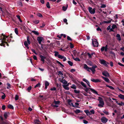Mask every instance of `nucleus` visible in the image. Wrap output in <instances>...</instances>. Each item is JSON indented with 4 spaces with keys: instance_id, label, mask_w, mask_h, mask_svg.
<instances>
[{
    "instance_id": "1",
    "label": "nucleus",
    "mask_w": 124,
    "mask_h": 124,
    "mask_svg": "<svg viewBox=\"0 0 124 124\" xmlns=\"http://www.w3.org/2000/svg\"><path fill=\"white\" fill-rule=\"evenodd\" d=\"M27 41H25L24 42V45L25 46L27 47L28 49H29V47L28 45L31 43V42L30 41L29 38V36H27Z\"/></svg>"
},
{
    "instance_id": "2",
    "label": "nucleus",
    "mask_w": 124,
    "mask_h": 124,
    "mask_svg": "<svg viewBox=\"0 0 124 124\" xmlns=\"http://www.w3.org/2000/svg\"><path fill=\"white\" fill-rule=\"evenodd\" d=\"M98 100L99 101V103H100L98 104V106L99 107H103L104 103L102 98L100 97H99Z\"/></svg>"
},
{
    "instance_id": "3",
    "label": "nucleus",
    "mask_w": 124,
    "mask_h": 124,
    "mask_svg": "<svg viewBox=\"0 0 124 124\" xmlns=\"http://www.w3.org/2000/svg\"><path fill=\"white\" fill-rule=\"evenodd\" d=\"M84 112L88 116L94 114V111L93 109L91 110L90 111L88 110H85Z\"/></svg>"
},
{
    "instance_id": "4",
    "label": "nucleus",
    "mask_w": 124,
    "mask_h": 124,
    "mask_svg": "<svg viewBox=\"0 0 124 124\" xmlns=\"http://www.w3.org/2000/svg\"><path fill=\"white\" fill-rule=\"evenodd\" d=\"M96 9L94 8L92 9V8L91 7H89L88 8V10L90 13L91 14H93L95 13Z\"/></svg>"
},
{
    "instance_id": "5",
    "label": "nucleus",
    "mask_w": 124,
    "mask_h": 124,
    "mask_svg": "<svg viewBox=\"0 0 124 124\" xmlns=\"http://www.w3.org/2000/svg\"><path fill=\"white\" fill-rule=\"evenodd\" d=\"M92 44L94 46L97 47L98 46V43L97 40L95 39L92 40Z\"/></svg>"
},
{
    "instance_id": "6",
    "label": "nucleus",
    "mask_w": 124,
    "mask_h": 124,
    "mask_svg": "<svg viewBox=\"0 0 124 124\" xmlns=\"http://www.w3.org/2000/svg\"><path fill=\"white\" fill-rule=\"evenodd\" d=\"M101 122L103 123H106L108 121V119L104 117H103L101 119Z\"/></svg>"
},
{
    "instance_id": "7",
    "label": "nucleus",
    "mask_w": 124,
    "mask_h": 124,
    "mask_svg": "<svg viewBox=\"0 0 124 124\" xmlns=\"http://www.w3.org/2000/svg\"><path fill=\"white\" fill-rule=\"evenodd\" d=\"M100 63L102 64H103L106 67L108 66V65L106 63V62L105 61L103 60H100Z\"/></svg>"
},
{
    "instance_id": "8",
    "label": "nucleus",
    "mask_w": 124,
    "mask_h": 124,
    "mask_svg": "<svg viewBox=\"0 0 124 124\" xmlns=\"http://www.w3.org/2000/svg\"><path fill=\"white\" fill-rule=\"evenodd\" d=\"M89 89H90L91 91L93 93L96 94L98 95H99L97 91H96L94 89L91 88H89Z\"/></svg>"
},
{
    "instance_id": "9",
    "label": "nucleus",
    "mask_w": 124,
    "mask_h": 124,
    "mask_svg": "<svg viewBox=\"0 0 124 124\" xmlns=\"http://www.w3.org/2000/svg\"><path fill=\"white\" fill-rule=\"evenodd\" d=\"M119 101H116V103L119 106H124V103L122 101L120 102H118Z\"/></svg>"
},
{
    "instance_id": "10",
    "label": "nucleus",
    "mask_w": 124,
    "mask_h": 124,
    "mask_svg": "<svg viewBox=\"0 0 124 124\" xmlns=\"http://www.w3.org/2000/svg\"><path fill=\"white\" fill-rule=\"evenodd\" d=\"M102 74L103 75L106 77H109V73L106 71H105L102 72Z\"/></svg>"
},
{
    "instance_id": "11",
    "label": "nucleus",
    "mask_w": 124,
    "mask_h": 124,
    "mask_svg": "<svg viewBox=\"0 0 124 124\" xmlns=\"http://www.w3.org/2000/svg\"><path fill=\"white\" fill-rule=\"evenodd\" d=\"M83 80L87 84L88 86L90 87H91V86L90 85V83L89 81L87 80L85 78H83Z\"/></svg>"
},
{
    "instance_id": "12",
    "label": "nucleus",
    "mask_w": 124,
    "mask_h": 124,
    "mask_svg": "<svg viewBox=\"0 0 124 124\" xmlns=\"http://www.w3.org/2000/svg\"><path fill=\"white\" fill-rule=\"evenodd\" d=\"M83 80L87 84L88 86L90 87H91V86L90 85V83L89 81L87 80L85 78H83Z\"/></svg>"
},
{
    "instance_id": "13",
    "label": "nucleus",
    "mask_w": 124,
    "mask_h": 124,
    "mask_svg": "<svg viewBox=\"0 0 124 124\" xmlns=\"http://www.w3.org/2000/svg\"><path fill=\"white\" fill-rule=\"evenodd\" d=\"M40 57L41 58V61L43 62V63H44V62L45 59L46 58V57L42 55H40Z\"/></svg>"
},
{
    "instance_id": "14",
    "label": "nucleus",
    "mask_w": 124,
    "mask_h": 124,
    "mask_svg": "<svg viewBox=\"0 0 124 124\" xmlns=\"http://www.w3.org/2000/svg\"><path fill=\"white\" fill-rule=\"evenodd\" d=\"M43 38L41 37H38L37 38V40L38 41L39 43L41 44L42 41L43 40Z\"/></svg>"
},
{
    "instance_id": "15",
    "label": "nucleus",
    "mask_w": 124,
    "mask_h": 124,
    "mask_svg": "<svg viewBox=\"0 0 124 124\" xmlns=\"http://www.w3.org/2000/svg\"><path fill=\"white\" fill-rule=\"evenodd\" d=\"M117 28V26L116 25L113 24L112 25L111 28L110 29V30L112 31H114V30Z\"/></svg>"
},
{
    "instance_id": "16",
    "label": "nucleus",
    "mask_w": 124,
    "mask_h": 124,
    "mask_svg": "<svg viewBox=\"0 0 124 124\" xmlns=\"http://www.w3.org/2000/svg\"><path fill=\"white\" fill-rule=\"evenodd\" d=\"M91 80L93 82L95 83L100 82V81L98 79H95L93 78H91Z\"/></svg>"
},
{
    "instance_id": "17",
    "label": "nucleus",
    "mask_w": 124,
    "mask_h": 124,
    "mask_svg": "<svg viewBox=\"0 0 124 124\" xmlns=\"http://www.w3.org/2000/svg\"><path fill=\"white\" fill-rule=\"evenodd\" d=\"M60 81L63 84L65 85H66L67 83V82L64 79H63V78L60 80Z\"/></svg>"
},
{
    "instance_id": "18",
    "label": "nucleus",
    "mask_w": 124,
    "mask_h": 124,
    "mask_svg": "<svg viewBox=\"0 0 124 124\" xmlns=\"http://www.w3.org/2000/svg\"><path fill=\"white\" fill-rule=\"evenodd\" d=\"M102 78L106 82L109 83L110 80L108 78H105L103 77H102Z\"/></svg>"
},
{
    "instance_id": "19",
    "label": "nucleus",
    "mask_w": 124,
    "mask_h": 124,
    "mask_svg": "<svg viewBox=\"0 0 124 124\" xmlns=\"http://www.w3.org/2000/svg\"><path fill=\"white\" fill-rule=\"evenodd\" d=\"M116 37L117 38V39L119 41H120L121 40V38L120 34H117L116 36Z\"/></svg>"
},
{
    "instance_id": "20",
    "label": "nucleus",
    "mask_w": 124,
    "mask_h": 124,
    "mask_svg": "<svg viewBox=\"0 0 124 124\" xmlns=\"http://www.w3.org/2000/svg\"><path fill=\"white\" fill-rule=\"evenodd\" d=\"M118 97L121 99L123 100L124 99V95H123L120 94L118 95Z\"/></svg>"
},
{
    "instance_id": "21",
    "label": "nucleus",
    "mask_w": 124,
    "mask_h": 124,
    "mask_svg": "<svg viewBox=\"0 0 124 124\" xmlns=\"http://www.w3.org/2000/svg\"><path fill=\"white\" fill-rule=\"evenodd\" d=\"M68 104L70 105H71L72 107L76 106H74L73 103L71 102V101L70 100H69L68 101Z\"/></svg>"
},
{
    "instance_id": "22",
    "label": "nucleus",
    "mask_w": 124,
    "mask_h": 124,
    "mask_svg": "<svg viewBox=\"0 0 124 124\" xmlns=\"http://www.w3.org/2000/svg\"><path fill=\"white\" fill-rule=\"evenodd\" d=\"M32 32L34 33V34L37 35H38L39 33L38 31H32Z\"/></svg>"
},
{
    "instance_id": "23",
    "label": "nucleus",
    "mask_w": 124,
    "mask_h": 124,
    "mask_svg": "<svg viewBox=\"0 0 124 124\" xmlns=\"http://www.w3.org/2000/svg\"><path fill=\"white\" fill-rule=\"evenodd\" d=\"M60 103V101H56L54 100V103L56 105H58Z\"/></svg>"
},
{
    "instance_id": "24",
    "label": "nucleus",
    "mask_w": 124,
    "mask_h": 124,
    "mask_svg": "<svg viewBox=\"0 0 124 124\" xmlns=\"http://www.w3.org/2000/svg\"><path fill=\"white\" fill-rule=\"evenodd\" d=\"M80 84L84 87L86 88L87 87V86L83 82H80Z\"/></svg>"
},
{
    "instance_id": "25",
    "label": "nucleus",
    "mask_w": 124,
    "mask_h": 124,
    "mask_svg": "<svg viewBox=\"0 0 124 124\" xmlns=\"http://www.w3.org/2000/svg\"><path fill=\"white\" fill-rule=\"evenodd\" d=\"M90 70L92 71L93 74H94L95 71V69L92 67V68H90Z\"/></svg>"
},
{
    "instance_id": "26",
    "label": "nucleus",
    "mask_w": 124,
    "mask_h": 124,
    "mask_svg": "<svg viewBox=\"0 0 124 124\" xmlns=\"http://www.w3.org/2000/svg\"><path fill=\"white\" fill-rule=\"evenodd\" d=\"M39 22V20H35L33 21V23L36 24H37Z\"/></svg>"
},
{
    "instance_id": "27",
    "label": "nucleus",
    "mask_w": 124,
    "mask_h": 124,
    "mask_svg": "<svg viewBox=\"0 0 124 124\" xmlns=\"http://www.w3.org/2000/svg\"><path fill=\"white\" fill-rule=\"evenodd\" d=\"M112 20V19H111L107 21H104L103 23H111Z\"/></svg>"
},
{
    "instance_id": "28",
    "label": "nucleus",
    "mask_w": 124,
    "mask_h": 124,
    "mask_svg": "<svg viewBox=\"0 0 124 124\" xmlns=\"http://www.w3.org/2000/svg\"><path fill=\"white\" fill-rule=\"evenodd\" d=\"M8 108L12 109H14V107L11 104H9L8 105Z\"/></svg>"
},
{
    "instance_id": "29",
    "label": "nucleus",
    "mask_w": 124,
    "mask_h": 124,
    "mask_svg": "<svg viewBox=\"0 0 124 124\" xmlns=\"http://www.w3.org/2000/svg\"><path fill=\"white\" fill-rule=\"evenodd\" d=\"M40 85L39 83L34 86V88H36L37 87H40Z\"/></svg>"
},
{
    "instance_id": "30",
    "label": "nucleus",
    "mask_w": 124,
    "mask_h": 124,
    "mask_svg": "<svg viewBox=\"0 0 124 124\" xmlns=\"http://www.w3.org/2000/svg\"><path fill=\"white\" fill-rule=\"evenodd\" d=\"M71 87L73 89H76V86L74 84H72L71 86Z\"/></svg>"
},
{
    "instance_id": "31",
    "label": "nucleus",
    "mask_w": 124,
    "mask_h": 124,
    "mask_svg": "<svg viewBox=\"0 0 124 124\" xmlns=\"http://www.w3.org/2000/svg\"><path fill=\"white\" fill-rule=\"evenodd\" d=\"M54 53H55L54 55L55 56H57L58 57V55H59V53L58 52L56 51H55Z\"/></svg>"
},
{
    "instance_id": "32",
    "label": "nucleus",
    "mask_w": 124,
    "mask_h": 124,
    "mask_svg": "<svg viewBox=\"0 0 124 124\" xmlns=\"http://www.w3.org/2000/svg\"><path fill=\"white\" fill-rule=\"evenodd\" d=\"M63 86L64 88L66 89V90H68L69 89V87H66V86L65 85H63Z\"/></svg>"
},
{
    "instance_id": "33",
    "label": "nucleus",
    "mask_w": 124,
    "mask_h": 124,
    "mask_svg": "<svg viewBox=\"0 0 124 124\" xmlns=\"http://www.w3.org/2000/svg\"><path fill=\"white\" fill-rule=\"evenodd\" d=\"M45 86H48L49 85V83L47 81H45Z\"/></svg>"
},
{
    "instance_id": "34",
    "label": "nucleus",
    "mask_w": 124,
    "mask_h": 124,
    "mask_svg": "<svg viewBox=\"0 0 124 124\" xmlns=\"http://www.w3.org/2000/svg\"><path fill=\"white\" fill-rule=\"evenodd\" d=\"M2 35L3 36V38L2 40H5L8 37V36L4 35L3 34H2Z\"/></svg>"
},
{
    "instance_id": "35",
    "label": "nucleus",
    "mask_w": 124,
    "mask_h": 124,
    "mask_svg": "<svg viewBox=\"0 0 124 124\" xmlns=\"http://www.w3.org/2000/svg\"><path fill=\"white\" fill-rule=\"evenodd\" d=\"M15 33L17 34L18 35V29L17 28H16L15 29Z\"/></svg>"
},
{
    "instance_id": "36",
    "label": "nucleus",
    "mask_w": 124,
    "mask_h": 124,
    "mask_svg": "<svg viewBox=\"0 0 124 124\" xmlns=\"http://www.w3.org/2000/svg\"><path fill=\"white\" fill-rule=\"evenodd\" d=\"M79 105V104L78 102H75V105H74V106H73V107H75L78 108V106Z\"/></svg>"
},
{
    "instance_id": "37",
    "label": "nucleus",
    "mask_w": 124,
    "mask_h": 124,
    "mask_svg": "<svg viewBox=\"0 0 124 124\" xmlns=\"http://www.w3.org/2000/svg\"><path fill=\"white\" fill-rule=\"evenodd\" d=\"M101 6L100 7L101 8H104L106 7V6L105 4H101Z\"/></svg>"
},
{
    "instance_id": "38",
    "label": "nucleus",
    "mask_w": 124,
    "mask_h": 124,
    "mask_svg": "<svg viewBox=\"0 0 124 124\" xmlns=\"http://www.w3.org/2000/svg\"><path fill=\"white\" fill-rule=\"evenodd\" d=\"M68 63L71 66L73 65V63L70 61H68Z\"/></svg>"
},
{
    "instance_id": "39",
    "label": "nucleus",
    "mask_w": 124,
    "mask_h": 124,
    "mask_svg": "<svg viewBox=\"0 0 124 124\" xmlns=\"http://www.w3.org/2000/svg\"><path fill=\"white\" fill-rule=\"evenodd\" d=\"M103 112L106 115H109V113L106 110H104L103 111Z\"/></svg>"
},
{
    "instance_id": "40",
    "label": "nucleus",
    "mask_w": 124,
    "mask_h": 124,
    "mask_svg": "<svg viewBox=\"0 0 124 124\" xmlns=\"http://www.w3.org/2000/svg\"><path fill=\"white\" fill-rule=\"evenodd\" d=\"M89 67L86 64H85L84 65V68L85 69H87Z\"/></svg>"
},
{
    "instance_id": "41",
    "label": "nucleus",
    "mask_w": 124,
    "mask_h": 124,
    "mask_svg": "<svg viewBox=\"0 0 124 124\" xmlns=\"http://www.w3.org/2000/svg\"><path fill=\"white\" fill-rule=\"evenodd\" d=\"M80 112V110L79 109H77L75 111V112L76 114L79 113Z\"/></svg>"
},
{
    "instance_id": "42",
    "label": "nucleus",
    "mask_w": 124,
    "mask_h": 124,
    "mask_svg": "<svg viewBox=\"0 0 124 124\" xmlns=\"http://www.w3.org/2000/svg\"><path fill=\"white\" fill-rule=\"evenodd\" d=\"M46 6L48 8H50V7L49 6V3L48 2H47L46 4Z\"/></svg>"
},
{
    "instance_id": "43",
    "label": "nucleus",
    "mask_w": 124,
    "mask_h": 124,
    "mask_svg": "<svg viewBox=\"0 0 124 124\" xmlns=\"http://www.w3.org/2000/svg\"><path fill=\"white\" fill-rule=\"evenodd\" d=\"M64 57V56H62V55H60V54L59 55H58V57L61 59H62Z\"/></svg>"
},
{
    "instance_id": "44",
    "label": "nucleus",
    "mask_w": 124,
    "mask_h": 124,
    "mask_svg": "<svg viewBox=\"0 0 124 124\" xmlns=\"http://www.w3.org/2000/svg\"><path fill=\"white\" fill-rule=\"evenodd\" d=\"M58 75H60L61 76H62L63 75V74L61 71H59L58 72Z\"/></svg>"
},
{
    "instance_id": "45",
    "label": "nucleus",
    "mask_w": 124,
    "mask_h": 124,
    "mask_svg": "<svg viewBox=\"0 0 124 124\" xmlns=\"http://www.w3.org/2000/svg\"><path fill=\"white\" fill-rule=\"evenodd\" d=\"M73 59L76 61H80V60L78 58H73Z\"/></svg>"
},
{
    "instance_id": "46",
    "label": "nucleus",
    "mask_w": 124,
    "mask_h": 124,
    "mask_svg": "<svg viewBox=\"0 0 124 124\" xmlns=\"http://www.w3.org/2000/svg\"><path fill=\"white\" fill-rule=\"evenodd\" d=\"M19 97L18 95H16L15 97V99L16 100H18Z\"/></svg>"
},
{
    "instance_id": "47",
    "label": "nucleus",
    "mask_w": 124,
    "mask_h": 124,
    "mask_svg": "<svg viewBox=\"0 0 124 124\" xmlns=\"http://www.w3.org/2000/svg\"><path fill=\"white\" fill-rule=\"evenodd\" d=\"M52 106L54 108H57L58 106V105L56 104L54 105L53 104H52Z\"/></svg>"
},
{
    "instance_id": "48",
    "label": "nucleus",
    "mask_w": 124,
    "mask_h": 124,
    "mask_svg": "<svg viewBox=\"0 0 124 124\" xmlns=\"http://www.w3.org/2000/svg\"><path fill=\"white\" fill-rule=\"evenodd\" d=\"M74 92L76 93H80V91L79 90H74Z\"/></svg>"
},
{
    "instance_id": "49",
    "label": "nucleus",
    "mask_w": 124,
    "mask_h": 124,
    "mask_svg": "<svg viewBox=\"0 0 124 124\" xmlns=\"http://www.w3.org/2000/svg\"><path fill=\"white\" fill-rule=\"evenodd\" d=\"M67 9V7H66L63 6L62 7V9L64 11H65Z\"/></svg>"
},
{
    "instance_id": "50",
    "label": "nucleus",
    "mask_w": 124,
    "mask_h": 124,
    "mask_svg": "<svg viewBox=\"0 0 124 124\" xmlns=\"http://www.w3.org/2000/svg\"><path fill=\"white\" fill-rule=\"evenodd\" d=\"M37 16L40 17H42L43 16L42 14L40 13H38L37 14Z\"/></svg>"
},
{
    "instance_id": "51",
    "label": "nucleus",
    "mask_w": 124,
    "mask_h": 124,
    "mask_svg": "<svg viewBox=\"0 0 124 124\" xmlns=\"http://www.w3.org/2000/svg\"><path fill=\"white\" fill-rule=\"evenodd\" d=\"M57 63H58V64H60V65H61L62 67H64V66L62 63H61L60 62H59L58 61H57Z\"/></svg>"
},
{
    "instance_id": "52",
    "label": "nucleus",
    "mask_w": 124,
    "mask_h": 124,
    "mask_svg": "<svg viewBox=\"0 0 124 124\" xmlns=\"http://www.w3.org/2000/svg\"><path fill=\"white\" fill-rule=\"evenodd\" d=\"M31 88L32 87L31 86H29L27 88V90L29 91L30 90H31Z\"/></svg>"
},
{
    "instance_id": "53",
    "label": "nucleus",
    "mask_w": 124,
    "mask_h": 124,
    "mask_svg": "<svg viewBox=\"0 0 124 124\" xmlns=\"http://www.w3.org/2000/svg\"><path fill=\"white\" fill-rule=\"evenodd\" d=\"M51 91H55L56 90V88L54 87L53 88H51L50 89Z\"/></svg>"
},
{
    "instance_id": "54",
    "label": "nucleus",
    "mask_w": 124,
    "mask_h": 124,
    "mask_svg": "<svg viewBox=\"0 0 124 124\" xmlns=\"http://www.w3.org/2000/svg\"><path fill=\"white\" fill-rule=\"evenodd\" d=\"M86 88L85 89V91L87 92L89 89V88H90V87L89 88H87V87H86V88Z\"/></svg>"
},
{
    "instance_id": "55",
    "label": "nucleus",
    "mask_w": 124,
    "mask_h": 124,
    "mask_svg": "<svg viewBox=\"0 0 124 124\" xmlns=\"http://www.w3.org/2000/svg\"><path fill=\"white\" fill-rule=\"evenodd\" d=\"M4 117L6 118L8 116L7 114V113H5L4 114Z\"/></svg>"
},
{
    "instance_id": "56",
    "label": "nucleus",
    "mask_w": 124,
    "mask_h": 124,
    "mask_svg": "<svg viewBox=\"0 0 124 124\" xmlns=\"http://www.w3.org/2000/svg\"><path fill=\"white\" fill-rule=\"evenodd\" d=\"M63 21L64 22L66 23V24H68V23L67 22V20L66 19H63Z\"/></svg>"
},
{
    "instance_id": "57",
    "label": "nucleus",
    "mask_w": 124,
    "mask_h": 124,
    "mask_svg": "<svg viewBox=\"0 0 124 124\" xmlns=\"http://www.w3.org/2000/svg\"><path fill=\"white\" fill-rule=\"evenodd\" d=\"M107 86L112 89H114V88H113V87L111 86L108 85H107Z\"/></svg>"
},
{
    "instance_id": "58",
    "label": "nucleus",
    "mask_w": 124,
    "mask_h": 124,
    "mask_svg": "<svg viewBox=\"0 0 124 124\" xmlns=\"http://www.w3.org/2000/svg\"><path fill=\"white\" fill-rule=\"evenodd\" d=\"M31 50L35 54H37V53L35 51V50L33 49H31Z\"/></svg>"
},
{
    "instance_id": "59",
    "label": "nucleus",
    "mask_w": 124,
    "mask_h": 124,
    "mask_svg": "<svg viewBox=\"0 0 124 124\" xmlns=\"http://www.w3.org/2000/svg\"><path fill=\"white\" fill-rule=\"evenodd\" d=\"M105 47V48L104 49V50L106 52H107V51L108 50L107 45H106Z\"/></svg>"
},
{
    "instance_id": "60",
    "label": "nucleus",
    "mask_w": 124,
    "mask_h": 124,
    "mask_svg": "<svg viewBox=\"0 0 124 124\" xmlns=\"http://www.w3.org/2000/svg\"><path fill=\"white\" fill-rule=\"evenodd\" d=\"M87 54L89 57L90 58H91L92 57V55H91V54H90L89 53H87Z\"/></svg>"
},
{
    "instance_id": "61",
    "label": "nucleus",
    "mask_w": 124,
    "mask_h": 124,
    "mask_svg": "<svg viewBox=\"0 0 124 124\" xmlns=\"http://www.w3.org/2000/svg\"><path fill=\"white\" fill-rule=\"evenodd\" d=\"M7 85L8 86V87H7V89H8L10 87V84H9V83H8L7 84Z\"/></svg>"
},
{
    "instance_id": "62",
    "label": "nucleus",
    "mask_w": 124,
    "mask_h": 124,
    "mask_svg": "<svg viewBox=\"0 0 124 124\" xmlns=\"http://www.w3.org/2000/svg\"><path fill=\"white\" fill-rule=\"evenodd\" d=\"M4 95L2 96L1 98L2 99H3L5 98L6 97L4 93H3Z\"/></svg>"
},
{
    "instance_id": "63",
    "label": "nucleus",
    "mask_w": 124,
    "mask_h": 124,
    "mask_svg": "<svg viewBox=\"0 0 124 124\" xmlns=\"http://www.w3.org/2000/svg\"><path fill=\"white\" fill-rule=\"evenodd\" d=\"M105 47L103 46L101 48V51H103L104 50V49L105 48Z\"/></svg>"
},
{
    "instance_id": "64",
    "label": "nucleus",
    "mask_w": 124,
    "mask_h": 124,
    "mask_svg": "<svg viewBox=\"0 0 124 124\" xmlns=\"http://www.w3.org/2000/svg\"><path fill=\"white\" fill-rule=\"evenodd\" d=\"M97 31H100L101 32L102 31V30L99 27H98L97 28Z\"/></svg>"
}]
</instances>
